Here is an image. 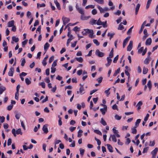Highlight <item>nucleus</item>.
Segmentation results:
<instances>
[{"instance_id": "1", "label": "nucleus", "mask_w": 158, "mask_h": 158, "mask_svg": "<svg viewBox=\"0 0 158 158\" xmlns=\"http://www.w3.org/2000/svg\"><path fill=\"white\" fill-rule=\"evenodd\" d=\"M12 132L15 137H16V134H20L21 135H22L23 134V133L21 131V130L20 128H19L16 131H15V128H13L12 130Z\"/></svg>"}, {"instance_id": "2", "label": "nucleus", "mask_w": 158, "mask_h": 158, "mask_svg": "<svg viewBox=\"0 0 158 158\" xmlns=\"http://www.w3.org/2000/svg\"><path fill=\"white\" fill-rule=\"evenodd\" d=\"M85 31L86 32L87 34L88 33H89L90 34L89 35V36L91 38H93V35L94 34L93 31L92 30H89V29H85Z\"/></svg>"}, {"instance_id": "3", "label": "nucleus", "mask_w": 158, "mask_h": 158, "mask_svg": "<svg viewBox=\"0 0 158 158\" xmlns=\"http://www.w3.org/2000/svg\"><path fill=\"white\" fill-rule=\"evenodd\" d=\"M104 107V108H102L100 109V111L102 112V114L103 115H104L106 113V112L107 111V106L106 105L102 104Z\"/></svg>"}, {"instance_id": "4", "label": "nucleus", "mask_w": 158, "mask_h": 158, "mask_svg": "<svg viewBox=\"0 0 158 158\" xmlns=\"http://www.w3.org/2000/svg\"><path fill=\"white\" fill-rule=\"evenodd\" d=\"M48 126V124H46L44 125L43 127L42 130L45 134H47L48 131L47 128Z\"/></svg>"}, {"instance_id": "5", "label": "nucleus", "mask_w": 158, "mask_h": 158, "mask_svg": "<svg viewBox=\"0 0 158 158\" xmlns=\"http://www.w3.org/2000/svg\"><path fill=\"white\" fill-rule=\"evenodd\" d=\"M95 54L100 57H102L104 56V53L100 52L98 49L96 50L95 52Z\"/></svg>"}, {"instance_id": "6", "label": "nucleus", "mask_w": 158, "mask_h": 158, "mask_svg": "<svg viewBox=\"0 0 158 158\" xmlns=\"http://www.w3.org/2000/svg\"><path fill=\"white\" fill-rule=\"evenodd\" d=\"M76 8L78 12L82 15H84L85 12L84 10L81 8H80L77 6H76Z\"/></svg>"}, {"instance_id": "7", "label": "nucleus", "mask_w": 158, "mask_h": 158, "mask_svg": "<svg viewBox=\"0 0 158 158\" xmlns=\"http://www.w3.org/2000/svg\"><path fill=\"white\" fill-rule=\"evenodd\" d=\"M63 23L64 25L68 23L70 21V19L69 18H67L64 17H63L62 18Z\"/></svg>"}, {"instance_id": "8", "label": "nucleus", "mask_w": 158, "mask_h": 158, "mask_svg": "<svg viewBox=\"0 0 158 158\" xmlns=\"http://www.w3.org/2000/svg\"><path fill=\"white\" fill-rule=\"evenodd\" d=\"M133 46V42L132 41H130L129 44L127 47V51H130L131 50Z\"/></svg>"}, {"instance_id": "9", "label": "nucleus", "mask_w": 158, "mask_h": 158, "mask_svg": "<svg viewBox=\"0 0 158 158\" xmlns=\"http://www.w3.org/2000/svg\"><path fill=\"white\" fill-rule=\"evenodd\" d=\"M14 68H11L8 73V75L10 76H12L13 75V73L14 72Z\"/></svg>"}, {"instance_id": "10", "label": "nucleus", "mask_w": 158, "mask_h": 158, "mask_svg": "<svg viewBox=\"0 0 158 158\" xmlns=\"http://www.w3.org/2000/svg\"><path fill=\"white\" fill-rule=\"evenodd\" d=\"M130 37H127L124 40L123 43V47L124 48L126 46L127 43L130 39Z\"/></svg>"}, {"instance_id": "11", "label": "nucleus", "mask_w": 158, "mask_h": 158, "mask_svg": "<svg viewBox=\"0 0 158 158\" xmlns=\"http://www.w3.org/2000/svg\"><path fill=\"white\" fill-rule=\"evenodd\" d=\"M107 60L108 62V63L107 64H106V67H108L110 65V64L111 62H112V59L110 58L109 57H107Z\"/></svg>"}, {"instance_id": "12", "label": "nucleus", "mask_w": 158, "mask_h": 158, "mask_svg": "<svg viewBox=\"0 0 158 158\" xmlns=\"http://www.w3.org/2000/svg\"><path fill=\"white\" fill-rule=\"evenodd\" d=\"M84 15H82L81 16V19L83 20H88L89 18L90 17V16H88L87 17L85 16Z\"/></svg>"}, {"instance_id": "13", "label": "nucleus", "mask_w": 158, "mask_h": 158, "mask_svg": "<svg viewBox=\"0 0 158 158\" xmlns=\"http://www.w3.org/2000/svg\"><path fill=\"white\" fill-rule=\"evenodd\" d=\"M106 146L107 147L108 149L109 150L110 152H113V148L112 146L110 144H107Z\"/></svg>"}, {"instance_id": "14", "label": "nucleus", "mask_w": 158, "mask_h": 158, "mask_svg": "<svg viewBox=\"0 0 158 158\" xmlns=\"http://www.w3.org/2000/svg\"><path fill=\"white\" fill-rule=\"evenodd\" d=\"M152 43V40L151 38H149L146 40L145 44L146 45H151Z\"/></svg>"}, {"instance_id": "15", "label": "nucleus", "mask_w": 158, "mask_h": 158, "mask_svg": "<svg viewBox=\"0 0 158 158\" xmlns=\"http://www.w3.org/2000/svg\"><path fill=\"white\" fill-rule=\"evenodd\" d=\"M143 104L142 102L141 101L139 102L136 105L137 106V110H139L141 109V106Z\"/></svg>"}, {"instance_id": "16", "label": "nucleus", "mask_w": 158, "mask_h": 158, "mask_svg": "<svg viewBox=\"0 0 158 158\" xmlns=\"http://www.w3.org/2000/svg\"><path fill=\"white\" fill-rule=\"evenodd\" d=\"M14 20H11L9 21L8 23V27H12L14 25Z\"/></svg>"}, {"instance_id": "17", "label": "nucleus", "mask_w": 158, "mask_h": 158, "mask_svg": "<svg viewBox=\"0 0 158 158\" xmlns=\"http://www.w3.org/2000/svg\"><path fill=\"white\" fill-rule=\"evenodd\" d=\"M97 20H94L93 19H91L89 23L90 24L93 25L94 24H95L96 23Z\"/></svg>"}, {"instance_id": "18", "label": "nucleus", "mask_w": 158, "mask_h": 158, "mask_svg": "<svg viewBox=\"0 0 158 158\" xmlns=\"http://www.w3.org/2000/svg\"><path fill=\"white\" fill-rule=\"evenodd\" d=\"M140 6V5L139 4H138L136 5V8H135V15H137L138 13V12L139 9V7Z\"/></svg>"}, {"instance_id": "19", "label": "nucleus", "mask_w": 158, "mask_h": 158, "mask_svg": "<svg viewBox=\"0 0 158 158\" xmlns=\"http://www.w3.org/2000/svg\"><path fill=\"white\" fill-rule=\"evenodd\" d=\"M49 47V44L48 43H46L44 45V50L46 51Z\"/></svg>"}, {"instance_id": "20", "label": "nucleus", "mask_w": 158, "mask_h": 158, "mask_svg": "<svg viewBox=\"0 0 158 158\" xmlns=\"http://www.w3.org/2000/svg\"><path fill=\"white\" fill-rule=\"evenodd\" d=\"M150 60V58L148 56V57L146 58L144 61V63L146 64H147L149 63V62Z\"/></svg>"}, {"instance_id": "21", "label": "nucleus", "mask_w": 158, "mask_h": 158, "mask_svg": "<svg viewBox=\"0 0 158 158\" xmlns=\"http://www.w3.org/2000/svg\"><path fill=\"white\" fill-rule=\"evenodd\" d=\"M19 89H16V92L15 94V99L17 100H18L19 98Z\"/></svg>"}, {"instance_id": "22", "label": "nucleus", "mask_w": 158, "mask_h": 158, "mask_svg": "<svg viewBox=\"0 0 158 158\" xmlns=\"http://www.w3.org/2000/svg\"><path fill=\"white\" fill-rule=\"evenodd\" d=\"M158 148H155V149L152 152V154L156 155L158 152Z\"/></svg>"}, {"instance_id": "23", "label": "nucleus", "mask_w": 158, "mask_h": 158, "mask_svg": "<svg viewBox=\"0 0 158 158\" xmlns=\"http://www.w3.org/2000/svg\"><path fill=\"white\" fill-rule=\"evenodd\" d=\"M54 2L55 3L56 5V7L58 9H60V5L59 2L57 1V0H55L54 1Z\"/></svg>"}, {"instance_id": "24", "label": "nucleus", "mask_w": 158, "mask_h": 158, "mask_svg": "<svg viewBox=\"0 0 158 158\" xmlns=\"http://www.w3.org/2000/svg\"><path fill=\"white\" fill-rule=\"evenodd\" d=\"M12 40L13 41L17 43L19 41V39L18 38H16L15 36H13L12 37Z\"/></svg>"}, {"instance_id": "25", "label": "nucleus", "mask_w": 158, "mask_h": 158, "mask_svg": "<svg viewBox=\"0 0 158 158\" xmlns=\"http://www.w3.org/2000/svg\"><path fill=\"white\" fill-rule=\"evenodd\" d=\"M110 137H111L112 140L114 141V142H117V139L116 137L114 135H110Z\"/></svg>"}, {"instance_id": "26", "label": "nucleus", "mask_w": 158, "mask_h": 158, "mask_svg": "<svg viewBox=\"0 0 158 158\" xmlns=\"http://www.w3.org/2000/svg\"><path fill=\"white\" fill-rule=\"evenodd\" d=\"M67 35L69 38V39H71V40L73 39V36L72 34H70V31H69Z\"/></svg>"}, {"instance_id": "27", "label": "nucleus", "mask_w": 158, "mask_h": 158, "mask_svg": "<svg viewBox=\"0 0 158 158\" xmlns=\"http://www.w3.org/2000/svg\"><path fill=\"white\" fill-rule=\"evenodd\" d=\"M122 23H121L119 25V26H118V30H122L123 29H124V27H123V25H122Z\"/></svg>"}, {"instance_id": "28", "label": "nucleus", "mask_w": 158, "mask_h": 158, "mask_svg": "<svg viewBox=\"0 0 158 158\" xmlns=\"http://www.w3.org/2000/svg\"><path fill=\"white\" fill-rule=\"evenodd\" d=\"M75 59L80 62H82L83 61V59L81 57H79V58L76 57Z\"/></svg>"}, {"instance_id": "29", "label": "nucleus", "mask_w": 158, "mask_h": 158, "mask_svg": "<svg viewBox=\"0 0 158 158\" xmlns=\"http://www.w3.org/2000/svg\"><path fill=\"white\" fill-rule=\"evenodd\" d=\"M94 131L98 135H102V133H101V132L100 131H99V130H94Z\"/></svg>"}, {"instance_id": "30", "label": "nucleus", "mask_w": 158, "mask_h": 158, "mask_svg": "<svg viewBox=\"0 0 158 158\" xmlns=\"http://www.w3.org/2000/svg\"><path fill=\"white\" fill-rule=\"evenodd\" d=\"M26 62L25 59L24 58L22 59L21 65L22 66H23L25 64Z\"/></svg>"}, {"instance_id": "31", "label": "nucleus", "mask_w": 158, "mask_h": 158, "mask_svg": "<svg viewBox=\"0 0 158 158\" xmlns=\"http://www.w3.org/2000/svg\"><path fill=\"white\" fill-rule=\"evenodd\" d=\"M148 72V69L147 68L145 67H144L143 68V74H146Z\"/></svg>"}, {"instance_id": "32", "label": "nucleus", "mask_w": 158, "mask_h": 158, "mask_svg": "<svg viewBox=\"0 0 158 158\" xmlns=\"http://www.w3.org/2000/svg\"><path fill=\"white\" fill-rule=\"evenodd\" d=\"M94 1L100 4H103L104 3L103 0H94Z\"/></svg>"}, {"instance_id": "33", "label": "nucleus", "mask_w": 158, "mask_h": 158, "mask_svg": "<svg viewBox=\"0 0 158 158\" xmlns=\"http://www.w3.org/2000/svg\"><path fill=\"white\" fill-rule=\"evenodd\" d=\"M101 123L104 126H106V121L103 119V118H101Z\"/></svg>"}, {"instance_id": "34", "label": "nucleus", "mask_w": 158, "mask_h": 158, "mask_svg": "<svg viewBox=\"0 0 158 158\" xmlns=\"http://www.w3.org/2000/svg\"><path fill=\"white\" fill-rule=\"evenodd\" d=\"M152 0H148L146 5V8H148L151 4Z\"/></svg>"}, {"instance_id": "35", "label": "nucleus", "mask_w": 158, "mask_h": 158, "mask_svg": "<svg viewBox=\"0 0 158 158\" xmlns=\"http://www.w3.org/2000/svg\"><path fill=\"white\" fill-rule=\"evenodd\" d=\"M25 82L27 85H29L31 83L30 80L28 78H26L25 79Z\"/></svg>"}, {"instance_id": "36", "label": "nucleus", "mask_w": 158, "mask_h": 158, "mask_svg": "<svg viewBox=\"0 0 158 158\" xmlns=\"http://www.w3.org/2000/svg\"><path fill=\"white\" fill-rule=\"evenodd\" d=\"M98 9L99 10L101 13L104 12L103 8H102L99 5L97 6Z\"/></svg>"}, {"instance_id": "37", "label": "nucleus", "mask_w": 158, "mask_h": 158, "mask_svg": "<svg viewBox=\"0 0 158 158\" xmlns=\"http://www.w3.org/2000/svg\"><path fill=\"white\" fill-rule=\"evenodd\" d=\"M147 86H148V88L149 89H151V88L152 87V85H151V82L150 80H149L147 83Z\"/></svg>"}, {"instance_id": "38", "label": "nucleus", "mask_w": 158, "mask_h": 158, "mask_svg": "<svg viewBox=\"0 0 158 158\" xmlns=\"http://www.w3.org/2000/svg\"><path fill=\"white\" fill-rule=\"evenodd\" d=\"M79 150L80 154L82 156L83 155L85 152V150L81 148H80Z\"/></svg>"}, {"instance_id": "39", "label": "nucleus", "mask_w": 158, "mask_h": 158, "mask_svg": "<svg viewBox=\"0 0 158 158\" xmlns=\"http://www.w3.org/2000/svg\"><path fill=\"white\" fill-rule=\"evenodd\" d=\"M94 6L93 5H89L86 6L85 7V8L86 9H88L89 8H94Z\"/></svg>"}, {"instance_id": "40", "label": "nucleus", "mask_w": 158, "mask_h": 158, "mask_svg": "<svg viewBox=\"0 0 158 158\" xmlns=\"http://www.w3.org/2000/svg\"><path fill=\"white\" fill-rule=\"evenodd\" d=\"M96 24L98 25H101L102 24V22L100 20V19L99 18L98 20L96 21Z\"/></svg>"}, {"instance_id": "41", "label": "nucleus", "mask_w": 158, "mask_h": 158, "mask_svg": "<svg viewBox=\"0 0 158 158\" xmlns=\"http://www.w3.org/2000/svg\"><path fill=\"white\" fill-rule=\"evenodd\" d=\"M12 143V140L10 138H9L7 141V144L8 146L10 145Z\"/></svg>"}, {"instance_id": "42", "label": "nucleus", "mask_w": 158, "mask_h": 158, "mask_svg": "<svg viewBox=\"0 0 158 158\" xmlns=\"http://www.w3.org/2000/svg\"><path fill=\"white\" fill-rule=\"evenodd\" d=\"M155 141L154 140L152 142L151 141H150L149 146H153L155 144Z\"/></svg>"}, {"instance_id": "43", "label": "nucleus", "mask_w": 158, "mask_h": 158, "mask_svg": "<svg viewBox=\"0 0 158 158\" xmlns=\"http://www.w3.org/2000/svg\"><path fill=\"white\" fill-rule=\"evenodd\" d=\"M144 48L143 47L140 48L138 50V53L140 54L141 53L143 50Z\"/></svg>"}, {"instance_id": "44", "label": "nucleus", "mask_w": 158, "mask_h": 158, "mask_svg": "<svg viewBox=\"0 0 158 158\" xmlns=\"http://www.w3.org/2000/svg\"><path fill=\"white\" fill-rule=\"evenodd\" d=\"M93 42H94V43L95 44H96V45L97 46H98L100 44L98 42V41L97 40L94 39L93 40Z\"/></svg>"}, {"instance_id": "45", "label": "nucleus", "mask_w": 158, "mask_h": 158, "mask_svg": "<svg viewBox=\"0 0 158 158\" xmlns=\"http://www.w3.org/2000/svg\"><path fill=\"white\" fill-rule=\"evenodd\" d=\"M133 26H132L128 31H127V34L128 35L130 34L131 33V32L132 31V29L133 28Z\"/></svg>"}, {"instance_id": "46", "label": "nucleus", "mask_w": 158, "mask_h": 158, "mask_svg": "<svg viewBox=\"0 0 158 158\" xmlns=\"http://www.w3.org/2000/svg\"><path fill=\"white\" fill-rule=\"evenodd\" d=\"M84 89H79V91H78L77 92V94H84L85 93V92H84Z\"/></svg>"}, {"instance_id": "47", "label": "nucleus", "mask_w": 158, "mask_h": 158, "mask_svg": "<svg viewBox=\"0 0 158 158\" xmlns=\"http://www.w3.org/2000/svg\"><path fill=\"white\" fill-rule=\"evenodd\" d=\"M110 89H107L105 91V93L106 94V96L108 97L110 94V92L109 91Z\"/></svg>"}, {"instance_id": "48", "label": "nucleus", "mask_w": 158, "mask_h": 158, "mask_svg": "<svg viewBox=\"0 0 158 158\" xmlns=\"http://www.w3.org/2000/svg\"><path fill=\"white\" fill-rule=\"evenodd\" d=\"M13 105H12L10 104L7 107V109L8 110H11L12 108H13Z\"/></svg>"}, {"instance_id": "49", "label": "nucleus", "mask_w": 158, "mask_h": 158, "mask_svg": "<svg viewBox=\"0 0 158 158\" xmlns=\"http://www.w3.org/2000/svg\"><path fill=\"white\" fill-rule=\"evenodd\" d=\"M114 33H109L108 34V36H110V40L114 36Z\"/></svg>"}, {"instance_id": "50", "label": "nucleus", "mask_w": 158, "mask_h": 158, "mask_svg": "<svg viewBox=\"0 0 158 158\" xmlns=\"http://www.w3.org/2000/svg\"><path fill=\"white\" fill-rule=\"evenodd\" d=\"M115 118L116 119L119 120L121 119L122 117L121 116H120L117 114H116L115 115Z\"/></svg>"}, {"instance_id": "51", "label": "nucleus", "mask_w": 158, "mask_h": 158, "mask_svg": "<svg viewBox=\"0 0 158 158\" xmlns=\"http://www.w3.org/2000/svg\"><path fill=\"white\" fill-rule=\"evenodd\" d=\"M58 117L59 118V120L58 121L59 124L60 126H61L62 125V122L61 121V118L60 117V116H58Z\"/></svg>"}, {"instance_id": "52", "label": "nucleus", "mask_w": 158, "mask_h": 158, "mask_svg": "<svg viewBox=\"0 0 158 158\" xmlns=\"http://www.w3.org/2000/svg\"><path fill=\"white\" fill-rule=\"evenodd\" d=\"M112 108L113 110H118L117 106L116 104H114L112 106Z\"/></svg>"}, {"instance_id": "53", "label": "nucleus", "mask_w": 158, "mask_h": 158, "mask_svg": "<svg viewBox=\"0 0 158 158\" xmlns=\"http://www.w3.org/2000/svg\"><path fill=\"white\" fill-rule=\"evenodd\" d=\"M118 55H117L116 57H115L114 59L113 62L114 63H116L117 60H118Z\"/></svg>"}, {"instance_id": "54", "label": "nucleus", "mask_w": 158, "mask_h": 158, "mask_svg": "<svg viewBox=\"0 0 158 158\" xmlns=\"http://www.w3.org/2000/svg\"><path fill=\"white\" fill-rule=\"evenodd\" d=\"M149 115L148 114H146V117H145L144 118V121L145 122H146L148 120V118L149 117Z\"/></svg>"}, {"instance_id": "55", "label": "nucleus", "mask_w": 158, "mask_h": 158, "mask_svg": "<svg viewBox=\"0 0 158 158\" xmlns=\"http://www.w3.org/2000/svg\"><path fill=\"white\" fill-rule=\"evenodd\" d=\"M92 13L93 15H95L97 13V11L96 9H94L92 11Z\"/></svg>"}, {"instance_id": "56", "label": "nucleus", "mask_w": 158, "mask_h": 158, "mask_svg": "<svg viewBox=\"0 0 158 158\" xmlns=\"http://www.w3.org/2000/svg\"><path fill=\"white\" fill-rule=\"evenodd\" d=\"M40 85L42 86V87L43 88H45V84L44 82H42L39 84Z\"/></svg>"}, {"instance_id": "57", "label": "nucleus", "mask_w": 158, "mask_h": 158, "mask_svg": "<svg viewBox=\"0 0 158 158\" xmlns=\"http://www.w3.org/2000/svg\"><path fill=\"white\" fill-rule=\"evenodd\" d=\"M54 59V56H52L49 59V62L50 63Z\"/></svg>"}, {"instance_id": "58", "label": "nucleus", "mask_w": 158, "mask_h": 158, "mask_svg": "<svg viewBox=\"0 0 158 158\" xmlns=\"http://www.w3.org/2000/svg\"><path fill=\"white\" fill-rule=\"evenodd\" d=\"M80 30V28L78 27L77 26L73 28V30L75 31H79Z\"/></svg>"}, {"instance_id": "59", "label": "nucleus", "mask_w": 158, "mask_h": 158, "mask_svg": "<svg viewBox=\"0 0 158 158\" xmlns=\"http://www.w3.org/2000/svg\"><path fill=\"white\" fill-rule=\"evenodd\" d=\"M102 25L104 27H107L106 21L104 22H102Z\"/></svg>"}, {"instance_id": "60", "label": "nucleus", "mask_w": 158, "mask_h": 158, "mask_svg": "<svg viewBox=\"0 0 158 158\" xmlns=\"http://www.w3.org/2000/svg\"><path fill=\"white\" fill-rule=\"evenodd\" d=\"M57 65V60H55L53 62L52 66V67H56Z\"/></svg>"}, {"instance_id": "61", "label": "nucleus", "mask_w": 158, "mask_h": 158, "mask_svg": "<svg viewBox=\"0 0 158 158\" xmlns=\"http://www.w3.org/2000/svg\"><path fill=\"white\" fill-rule=\"evenodd\" d=\"M82 73V70L81 69L78 70L77 72V74L78 75H80Z\"/></svg>"}, {"instance_id": "62", "label": "nucleus", "mask_w": 158, "mask_h": 158, "mask_svg": "<svg viewBox=\"0 0 158 158\" xmlns=\"http://www.w3.org/2000/svg\"><path fill=\"white\" fill-rule=\"evenodd\" d=\"M148 147H147L144 148L143 149V153H144L145 152H147L148 150Z\"/></svg>"}, {"instance_id": "63", "label": "nucleus", "mask_w": 158, "mask_h": 158, "mask_svg": "<svg viewBox=\"0 0 158 158\" xmlns=\"http://www.w3.org/2000/svg\"><path fill=\"white\" fill-rule=\"evenodd\" d=\"M132 133L133 134H135L137 132V130L136 129L133 128H132Z\"/></svg>"}, {"instance_id": "64", "label": "nucleus", "mask_w": 158, "mask_h": 158, "mask_svg": "<svg viewBox=\"0 0 158 158\" xmlns=\"http://www.w3.org/2000/svg\"><path fill=\"white\" fill-rule=\"evenodd\" d=\"M39 24V21L38 20H36L34 24V26L35 27Z\"/></svg>"}]
</instances>
